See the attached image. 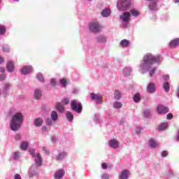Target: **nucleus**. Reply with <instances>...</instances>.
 I'll return each instance as SVG.
<instances>
[{"instance_id":"obj_59","label":"nucleus","mask_w":179,"mask_h":179,"mask_svg":"<svg viewBox=\"0 0 179 179\" xmlns=\"http://www.w3.org/2000/svg\"><path fill=\"white\" fill-rule=\"evenodd\" d=\"M42 150H43V152H45V147H43V148H42Z\"/></svg>"},{"instance_id":"obj_8","label":"nucleus","mask_w":179,"mask_h":179,"mask_svg":"<svg viewBox=\"0 0 179 179\" xmlns=\"http://www.w3.org/2000/svg\"><path fill=\"white\" fill-rule=\"evenodd\" d=\"M157 111L158 114H167L169 113V108L159 105L157 107Z\"/></svg>"},{"instance_id":"obj_14","label":"nucleus","mask_w":179,"mask_h":179,"mask_svg":"<svg viewBox=\"0 0 179 179\" xmlns=\"http://www.w3.org/2000/svg\"><path fill=\"white\" fill-rule=\"evenodd\" d=\"M109 146L110 148H113L114 149H117L119 146L118 141L115 139H112L109 141Z\"/></svg>"},{"instance_id":"obj_58","label":"nucleus","mask_w":179,"mask_h":179,"mask_svg":"<svg viewBox=\"0 0 179 179\" xmlns=\"http://www.w3.org/2000/svg\"><path fill=\"white\" fill-rule=\"evenodd\" d=\"M179 0H175V3H178Z\"/></svg>"},{"instance_id":"obj_27","label":"nucleus","mask_w":179,"mask_h":179,"mask_svg":"<svg viewBox=\"0 0 179 179\" xmlns=\"http://www.w3.org/2000/svg\"><path fill=\"white\" fill-rule=\"evenodd\" d=\"M50 117L52 120V121H57L58 118V114L55 111H52L50 114Z\"/></svg>"},{"instance_id":"obj_32","label":"nucleus","mask_w":179,"mask_h":179,"mask_svg":"<svg viewBox=\"0 0 179 179\" xmlns=\"http://www.w3.org/2000/svg\"><path fill=\"white\" fill-rule=\"evenodd\" d=\"M149 143H150V148H157L158 144L156 143L155 140H150L149 141Z\"/></svg>"},{"instance_id":"obj_55","label":"nucleus","mask_w":179,"mask_h":179,"mask_svg":"<svg viewBox=\"0 0 179 179\" xmlns=\"http://www.w3.org/2000/svg\"><path fill=\"white\" fill-rule=\"evenodd\" d=\"M136 133L138 134H141V129H137L136 130Z\"/></svg>"},{"instance_id":"obj_29","label":"nucleus","mask_w":179,"mask_h":179,"mask_svg":"<svg viewBox=\"0 0 179 179\" xmlns=\"http://www.w3.org/2000/svg\"><path fill=\"white\" fill-rule=\"evenodd\" d=\"M66 118L70 121V122H72L73 121V115L71 112H67L66 113Z\"/></svg>"},{"instance_id":"obj_37","label":"nucleus","mask_w":179,"mask_h":179,"mask_svg":"<svg viewBox=\"0 0 179 179\" xmlns=\"http://www.w3.org/2000/svg\"><path fill=\"white\" fill-rule=\"evenodd\" d=\"M67 82H68V80H66V78H62L60 80V83H61V85H62V86H66Z\"/></svg>"},{"instance_id":"obj_22","label":"nucleus","mask_w":179,"mask_h":179,"mask_svg":"<svg viewBox=\"0 0 179 179\" xmlns=\"http://www.w3.org/2000/svg\"><path fill=\"white\" fill-rule=\"evenodd\" d=\"M120 45L121 47H128V45H129V41L127 40V39H123L122 40V41L120 42Z\"/></svg>"},{"instance_id":"obj_19","label":"nucleus","mask_w":179,"mask_h":179,"mask_svg":"<svg viewBox=\"0 0 179 179\" xmlns=\"http://www.w3.org/2000/svg\"><path fill=\"white\" fill-rule=\"evenodd\" d=\"M43 125V119L41 117L36 118L34 120L35 127H41Z\"/></svg>"},{"instance_id":"obj_46","label":"nucleus","mask_w":179,"mask_h":179,"mask_svg":"<svg viewBox=\"0 0 179 179\" xmlns=\"http://www.w3.org/2000/svg\"><path fill=\"white\" fill-rule=\"evenodd\" d=\"M167 155H169V152H167V151H163L162 153V157H166Z\"/></svg>"},{"instance_id":"obj_31","label":"nucleus","mask_w":179,"mask_h":179,"mask_svg":"<svg viewBox=\"0 0 179 179\" xmlns=\"http://www.w3.org/2000/svg\"><path fill=\"white\" fill-rule=\"evenodd\" d=\"M6 33V28L3 25H0V35L2 36Z\"/></svg>"},{"instance_id":"obj_24","label":"nucleus","mask_w":179,"mask_h":179,"mask_svg":"<svg viewBox=\"0 0 179 179\" xmlns=\"http://www.w3.org/2000/svg\"><path fill=\"white\" fill-rule=\"evenodd\" d=\"M114 97L115 100H120V99L122 97V94H121V92H120V91L116 90L115 91Z\"/></svg>"},{"instance_id":"obj_53","label":"nucleus","mask_w":179,"mask_h":179,"mask_svg":"<svg viewBox=\"0 0 179 179\" xmlns=\"http://www.w3.org/2000/svg\"><path fill=\"white\" fill-rule=\"evenodd\" d=\"M19 139H20V134H17L15 136V141H19Z\"/></svg>"},{"instance_id":"obj_52","label":"nucleus","mask_w":179,"mask_h":179,"mask_svg":"<svg viewBox=\"0 0 179 179\" xmlns=\"http://www.w3.org/2000/svg\"><path fill=\"white\" fill-rule=\"evenodd\" d=\"M3 51L4 52H9V48H3Z\"/></svg>"},{"instance_id":"obj_51","label":"nucleus","mask_w":179,"mask_h":179,"mask_svg":"<svg viewBox=\"0 0 179 179\" xmlns=\"http://www.w3.org/2000/svg\"><path fill=\"white\" fill-rule=\"evenodd\" d=\"M15 179H22V177L20 176V175H19V174H15V178H14Z\"/></svg>"},{"instance_id":"obj_49","label":"nucleus","mask_w":179,"mask_h":179,"mask_svg":"<svg viewBox=\"0 0 179 179\" xmlns=\"http://www.w3.org/2000/svg\"><path fill=\"white\" fill-rule=\"evenodd\" d=\"M19 157V154L17 152H14V160H17V158Z\"/></svg>"},{"instance_id":"obj_43","label":"nucleus","mask_w":179,"mask_h":179,"mask_svg":"<svg viewBox=\"0 0 179 179\" xmlns=\"http://www.w3.org/2000/svg\"><path fill=\"white\" fill-rule=\"evenodd\" d=\"M10 87V84L6 83L4 85V88L3 89H4V90H8Z\"/></svg>"},{"instance_id":"obj_26","label":"nucleus","mask_w":179,"mask_h":179,"mask_svg":"<svg viewBox=\"0 0 179 179\" xmlns=\"http://www.w3.org/2000/svg\"><path fill=\"white\" fill-rule=\"evenodd\" d=\"M124 76H129L131 75V69L126 67L123 69Z\"/></svg>"},{"instance_id":"obj_39","label":"nucleus","mask_w":179,"mask_h":179,"mask_svg":"<svg viewBox=\"0 0 179 179\" xmlns=\"http://www.w3.org/2000/svg\"><path fill=\"white\" fill-rule=\"evenodd\" d=\"M37 79H38L40 82H44V77H43V75H41V74H38V76H37Z\"/></svg>"},{"instance_id":"obj_9","label":"nucleus","mask_w":179,"mask_h":179,"mask_svg":"<svg viewBox=\"0 0 179 179\" xmlns=\"http://www.w3.org/2000/svg\"><path fill=\"white\" fill-rule=\"evenodd\" d=\"M31 72H33V67L31 66H24L21 70L22 75H27L31 73Z\"/></svg>"},{"instance_id":"obj_28","label":"nucleus","mask_w":179,"mask_h":179,"mask_svg":"<svg viewBox=\"0 0 179 179\" xmlns=\"http://www.w3.org/2000/svg\"><path fill=\"white\" fill-rule=\"evenodd\" d=\"M41 97V91L40 90H36L34 93V98L38 100Z\"/></svg>"},{"instance_id":"obj_4","label":"nucleus","mask_w":179,"mask_h":179,"mask_svg":"<svg viewBox=\"0 0 179 179\" xmlns=\"http://www.w3.org/2000/svg\"><path fill=\"white\" fill-rule=\"evenodd\" d=\"M29 153L33 157H35V162L38 164V166L39 167L41 166L43 159L41 158V155H40V153H37L36 155V151L33 148L29 149Z\"/></svg>"},{"instance_id":"obj_6","label":"nucleus","mask_w":179,"mask_h":179,"mask_svg":"<svg viewBox=\"0 0 179 179\" xmlns=\"http://www.w3.org/2000/svg\"><path fill=\"white\" fill-rule=\"evenodd\" d=\"M90 30L92 33H99L101 30V26L99 22H92L90 23Z\"/></svg>"},{"instance_id":"obj_12","label":"nucleus","mask_w":179,"mask_h":179,"mask_svg":"<svg viewBox=\"0 0 179 179\" xmlns=\"http://www.w3.org/2000/svg\"><path fill=\"white\" fill-rule=\"evenodd\" d=\"M178 45H179V38H178L173 39L169 43V47L171 48H174V47H177Z\"/></svg>"},{"instance_id":"obj_44","label":"nucleus","mask_w":179,"mask_h":179,"mask_svg":"<svg viewBox=\"0 0 179 179\" xmlns=\"http://www.w3.org/2000/svg\"><path fill=\"white\" fill-rule=\"evenodd\" d=\"M51 84L52 85L53 87H55V85H57V81H55V79L51 80Z\"/></svg>"},{"instance_id":"obj_33","label":"nucleus","mask_w":179,"mask_h":179,"mask_svg":"<svg viewBox=\"0 0 179 179\" xmlns=\"http://www.w3.org/2000/svg\"><path fill=\"white\" fill-rule=\"evenodd\" d=\"M29 146V143L26 141L22 142L21 145V149L22 150H26L27 149V147Z\"/></svg>"},{"instance_id":"obj_16","label":"nucleus","mask_w":179,"mask_h":179,"mask_svg":"<svg viewBox=\"0 0 179 179\" xmlns=\"http://www.w3.org/2000/svg\"><path fill=\"white\" fill-rule=\"evenodd\" d=\"M128 176H129V171L128 170L122 171L121 174L119 176L120 179H128Z\"/></svg>"},{"instance_id":"obj_13","label":"nucleus","mask_w":179,"mask_h":179,"mask_svg":"<svg viewBox=\"0 0 179 179\" xmlns=\"http://www.w3.org/2000/svg\"><path fill=\"white\" fill-rule=\"evenodd\" d=\"M155 90L156 86L153 84V83H150L147 88V92L148 93H155Z\"/></svg>"},{"instance_id":"obj_40","label":"nucleus","mask_w":179,"mask_h":179,"mask_svg":"<svg viewBox=\"0 0 179 179\" xmlns=\"http://www.w3.org/2000/svg\"><path fill=\"white\" fill-rule=\"evenodd\" d=\"M150 115V110H144V117L146 118Z\"/></svg>"},{"instance_id":"obj_60","label":"nucleus","mask_w":179,"mask_h":179,"mask_svg":"<svg viewBox=\"0 0 179 179\" xmlns=\"http://www.w3.org/2000/svg\"><path fill=\"white\" fill-rule=\"evenodd\" d=\"M43 129H46V128L45 127H43Z\"/></svg>"},{"instance_id":"obj_20","label":"nucleus","mask_w":179,"mask_h":179,"mask_svg":"<svg viewBox=\"0 0 179 179\" xmlns=\"http://www.w3.org/2000/svg\"><path fill=\"white\" fill-rule=\"evenodd\" d=\"M130 15H132V16L136 17V16H139L140 13L138 10L133 8L130 10Z\"/></svg>"},{"instance_id":"obj_15","label":"nucleus","mask_w":179,"mask_h":179,"mask_svg":"<svg viewBox=\"0 0 179 179\" xmlns=\"http://www.w3.org/2000/svg\"><path fill=\"white\" fill-rule=\"evenodd\" d=\"M64 176H65V171H64L63 169H61L55 173V179L62 178Z\"/></svg>"},{"instance_id":"obj_36","label":"nucleus","mask_w":179,"mask_h":179,"mask_svg":"<svg viewBox=\"0 0 179 179\" xmlns=\"http://www.w3.org/2000/svg\"><path fill=\"white\" fill-rule=\"evenodd\" d=\"M157 6V5L156 4V3H153L152 4H150V10H156Z\"/></svg>"},{"instance_id":"obj_62","label":"nucleus","mask_w":179,"mask_h":179,"mask_svg":"<svg viewBox=\"0 0 179 179\" xmlns=\"http://www.w3.org/2000/svg\"><path fill=\"white\" fill-rule=\"evenodd\" d=\"M0 95H1V90H0Z\"/></svg>"},{"instance_id":"obj_38","label":"nucleus","mask_w":179,"mask_h":179,"mask_svg":"<svg viewBox=\"0 0 179 179\" xmlns=\"http://www.w3.org/2000/svg\"><path fill=\"white\" fill-rule=\"evenodd\" d=\"M62 103H63V104H64V106H68V104H69V99H68V98H64V99L62 100Z\"/></svg>"},{"instance_id":"obj_11","label":"nucleus","mask_w":179,"mask_h":179,"mask_svg":"<svg viewBox=\"0 0 179 179\" xmlns=\"http://www.w3.org/2000/svg\"><path fill=\"white\" fill-rule=\"evenodd\" d=\"M6 68L8 72H13V71H15V64H13V62L8 61L6 64Z\"/></svg>"},{"instance_id":"obj_1","label":"nucleus","mask_w":179,"mask_h":179,"mask_svg":"<svg viewBox=\"0 0 179 179\" xmlns=\"http://www.w3.org/2000/svg\"><path fill=\"white\" fill-rule=\"evenodd\" d=\"M24 118V117L21 113H17L13 116L10 122V128L12 131H16L19 130L20 127H22V124H23Z\"/></svg>"},{"instance_id":"obj_56","label":"nucleus","mask_w":179,"mask_h":179,"mask_svg":"<svg viewBox=\"0 0 179 179\" xmlns=\"http://www.w3.org/2000/svg\"><path fill=\"white\" fill-rule=\"evenodd\" d=\"M178 136H177V137L176 138V141H177L178 142V141H179V130L178 131Z\"/></svg>"},{"instance_id":"obj_48","label":"nucleus","mask_w":179,"mask_h":179,"mask_svg":"<svg viewBox=\"0 0 179 179\" xmlns=\"http://www.w3.org/2000/svg\"><path fill=\"white\" fill-rule=\"evenodd\" d=\"M102 179H110V176H108L107 174H103L102 176Z\"/></svg>"},{"instance_id":"obj_50","label":"nucleus","mask_w":179,"mask_h":179,"mask_svg":"<svg viewBox=\"0 0 179 179\" xmlns=\"http://www.w3.org/2000/svg\"><path fill=\"white\" fill-rule=\"evenodd\" d=\"M5 78H6V77L5 76L4 74L0 75V80L1 81L5 80Z\"/></svg>"},{"instance_id":"obj_17","label":"nucleus","mask_w":179,"mask_h":179,"mask_svg":"<svg viewBox=\"0 0 179 179\" xmlns=\"http://www.w3.org/2000/svg\"><path fill=\"white\" fill-rule=\"evenodd\" d=\"M55 107L59 113H64V111H65V108H64V106H62L60 102H57Z\"/></svg>"},{"instance_id":"obj_3","label":"nucleus","mask_w":179,"mask_h":179,"mask_svg":"<svg viewBox=\"0 0 179 179\" xmlns=\"http://www.w3.org/2000/svg\"><path fill=\"white\" fill-rule=\"evenodd\" d=\"M131 6V0H118L117 9L124 12L128 10Z\"/></svg>"},{"instance_id":"obj_30","label":"nucleus","mask_w":179,"mask_h":179,"mask_svg":"<svg viewBox=\"0 0 179 179\" xmlns=\"http://www.w3.org/2000/svg\"><path fill=\"white\" fill-rule=\"evenodd\" d=\"M66 156V152H62L57 156V160H62Z\"/></svg>"},{"instance_id":"obj_42","label":"nucleus","mask_w":179,"mask_h":179,"mask_svg":"<svg viewBox=\"0 0 179 179\" xmlns=\"http://www.w3.org/2000/svg\"><path fill=\"white\" fill-rule=\"evenodd\" d=\"M156 73V68H154L152 70L150 71V76H153Z\"/></svg>"},{"instance_id":"obj_54","label":"nucleus","mask_w":179,"mask_h":179,"mask_svg":"<svg viewBox=\"0 0 179 179\" xmlns=\"http://www.w3.org/2000/svg\"><path fill=\"white\" fill-rule=\"evenodd\" d=\"M0 72H1L2 73H3V72H5V67H1V68H0Z\"/></svg>"},{"instance_id":"obj_34","label":"nucleus","mask_w":179,"mask_h":179,"mask_svg":"<svg viewBox=\"0 0 179 179\" xmlns=\"http://www.w3.org/2000/svg\"><path fill=\"white\" fill-rule=\"evenodd\" d=\"M134 101L136 103L138 101H141V94H136L133 98Z\"/></svg>"},{"instance_id":"obj_18","label":"nucleus","mask_w":179,"mask_h":179,"mask_svg":"<svg viewBox=\"0 0 179 179\" xmlns=\"http://www.w3.org/2000/svg\"><path fill=\"white\" fill-rule=\"evenodd\" d=\"M111 14V10L109 8H106L101 13V15L103 17H108Z\"/></svg>"},{"instance_id":"obj_64","label":"nucleus","mask_w":179,"mask_h":179,"mask_svg":"<svg viewBox=\"0 0 179 179\" xmlns=\"http://www.w3.org/2000/svg\"><path fill=\"white\" fill-rule=\"evenodd\" d=\"M0 3H1V0H0Z\"/></svg>"},{"instance_id":"obj_61","label":"nucleus","mask_w":179,"mask_h":179,"mask_svg":"<svg viewBox=\"0 0 179 179\" xmlns=\"http://www.w3.org/2000/svg\"><path fill=\"white\" fill-rule=\"evenodd\" d=\"M147 1H153V0H147Z\"/></svg>"},{"instance_id":"obj_47","label":"nucleus","mask_w":179,"mask_h":179,"mask_svg":"<svg viewBox=\"0 0 179 179\" xmlns=\"http://www.w3.org/2000/svg\"><path fill=\"white\" fill-rule=\"evenodd\" d=\"M101 167H102V169H103V170H106V169H107V167H108V165H107L106 163H103V164H101Z\"/></svg>"},{"instance_id":"obj_5","label":"nucleus","mask_w":179,"mask_h":179,"mask_svg":"<svg viewBox=\"0 0 179 179\" xmlns=\"http://www.w3.org/2000/svg\"><path fill=\"white\" fill-rule=\"evenodd\" d=\"M71 110L73 111H75L76 113H78V114H80L82 113L83 106L82 103L76 102V101L73 100L71 101Z\"/></svg>"},{"instance_id":"obj_63","label":"nucleus","mask_w":179,"mask_h":179,"mask_svg":"<svg viewBox=\"0 0 179 179\" xmlns=\"http://www.w3.org/2000/svg\"><path fill=\"white\" fill-rule=\"evenodd\" d=\"M14 1H19V0H14Z\"/></svg>"},{"instance_id":"obj_25","label":"nucleus","mask_w":179,"mask_h":179,"mask_svg":"<svg viewBox=\"0 0 179 179\" xmlns=\"http://www.w3.org/2000/svg\"><path fill=\"white\" fill-rule=\"evenodd\" d=\"M159 131H164V129H167V123L164 122L158 126Z\"/></svg>"},{"instance_id":"obj_10","label":"nucleus","mask_w":179,"mask_h":179,"mask_svg":"<svg viewBox=\"0 0 179 179\" xmlns=\"http://www.w3.org/2000/svg\"><path fill=\"white\" fill-rule=\"evenodd\" d=\"M91 99L92 100H96V101H100V103H103V100L101 95L99 94H95V93H91Z\"/></svg>"},{"instance_id":"obj_23","label":"nucleus","mask_w":179,"mask_h":179,"mask_svg":"<svg viewBox=\"0 0 179 179\" xmlns=\"http://www.w3.org/2000/svg\"><path fill=\"white\" fill-rule=\"evenodd\" d=\"M163 89L166 93H169L170 92V84L169 83H164L163 84Z\"/></svg>"},{"instance_id":"obj_41","label":"nucleus","mask_w":179,"mask_h":179,"mask_svg":"<svg viewBox=\"0 0 179 179\" xmlns=\"http://www.w3.org/2000/svg\"><path fill=\"white\" fill-rule=\"evenodd\" d=\"M46 124L47 125H52V120H51V118H48L46 120Z\"/></svg>"},{"instance_id":"obj_7","label":"nucleus","mask_w":179,"mask_h":179,"mask_svg":"<svg viewBox=\"0 0 179 179\" xmlns=\"http://www.w3.org/2000/svg\"><path fill=\"white\" fill-rule=\"evenodd\" d=\"M120 19H122L124 23L129 22L131 20V13L127 11L124 12L122 15H120Z\"/></svg>"},{"instance_id":"obj_2","label":"nucleus","mask_w":179,"mask_h":179,"mask_svg":"<svg viewBox=\"0 0 179 179\" xmlns=\"http://www.w3.org/2000/svg\"><path fill=\"white\" fill-rule=\"evenodd\" d=\"M160 55L153 56L152 54H147L144 56V63L141 65V68H143L145 65H152V64H156L160 61Z\"/></svg>"},{"instance_id":"obj_45","label":"nucleus","mask_w":179,"mask_h":179,"mask_svg":"<svg viewBox=\"0 0 179 179\" xmlns=\"http://www.w3.org/2000/svg\"><path fill=\"white\" fill-rule=\"evenodd\" d=\"M173 114L169 113V114L167 115L166 118H167V120H173Z\"/></svg>"},{"instance_id":"obj_21","label":"nucleus","mask_w":179,"mask_h":179,"mask_svg":"<svg viewBox=\"0 0 179 179\" xmlns=\"http://www.w3.org/2000/svg\"><path fill=\"white\" fill-rule=\"evenodd\" d=\"M96 40L99 43H106L107 41V39L106 38V36L101 35L96 38Z\"/></svg>"},{"instance_id":"obj_57","label":"nucleus","mask_w":179,"mask_h":179,"mask_svg":"<svg viewBox=\"0 0 179 179\" xmlns=\"http://www.w3.org/2000/svg\"><path fill=\"white\" fill-rule=\"evenodd\" d=\"M3 62V57L0 56V64H2Z\"/></svg>"},{"instance_id":"obj_35","label":"nucleus","mask_w":179,"mask_h":179,"mask_svg":"<svg viewBox=\"0 0 179 179\" xmlns=\"http://www.w3.org/2000/svg\"><path fill=\"white\" fill-rule=\"evenodd\" d=\"M113 106L115 108H121L122 107V103L121 102L115 101Z\"/></svg>"}]
</instances>
